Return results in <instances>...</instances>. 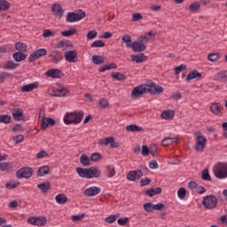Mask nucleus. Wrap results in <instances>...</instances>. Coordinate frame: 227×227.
Here are the masks:
<instances>
[{
    "mask_svg": "<svg viewBox=\"0 0 227 227\" xmlns=\"http://www.w3.org/2000/svg\"><path fill=\"white\" fill-rule=\"evenodd\" d=\"M84 118V112L82 110L67 113L64 116V123L66 125H79Z\"/></svg>",
    "mask_w": 227,
    "mask_h": 227,
    "instance_id": "f257e3e1",
    "label": "nucleus"
},
{
    "mask_svg": "<svg viewBox=\"0 0 227 227\" xmlns=\"http://www.w3.org/2000/svg\"><path fill=\"white\" fill-rule=\"evenodd\" d=\"M214 175L219 180L227 178V163H217L214 168Z\"/></svg>",
    "mask_w": 227,
    "mask_h": 227,
    "instance_id": "f03ea898",
    "label": "nucleus"
},
{
    "mask_svg": "<svg viewBox=\"0 0 227 227\" xmlns=\"http://www.w3.org/2000/svg\"><path fill=\"white\" fill-rule=\"evenodd\" d=\"M218 200L215 195H207L203 198L202 205L207 210H214L217 207Z\"/></svg>",
    "mask_w": 227,
    "mask_h": 227,
    "instance_id": "7ed1b4c3",
    "label": "nucleus"
},
{
    "mask_svg": "<svg viewBox=\"0 0 227 227\" xmlns=\"http://www.w3.org/2000/svg\"><path fill=\"white\" fill-rule=\"evenodd\" d=\"M86 17V12L80 10L79 12H67L66 22H79V20H82Z\"/></svg>",
    "mask_w": 227,
    "mask_h": 227,
    "instance_id": "20e7f679",
    "label": "nucleus"
},
{
    "mask_svg": "<svg viewBox=\"0 0 227 227\" xmlns=\"http://www.w3.org/2000/svg\"><path fill=\"white\" fill-rule=\"evenodd\" d=\"M145 93H148V89L146 84H141L132 90L130 98L132 100H136V98H139V97H141V95H145Z\"/></svg>",
    "mask_w": 227,
    "mask_h": 227,
    "instance_id": "39448f33",
    "label": "nucleus"
},
{
    "mask_svg": "<svg viewBox=\"0 0 227 227\" xmlns=\"http://www.w3.org/2000/svg\"><path fill=\"white\" fill-rule=\"evenodd\" d=\"M129 49H132L133 52H143L146 51V44L143 39H137L131 43Z\"/></svg>",
    "mask_w": 227,
    "mask_h": 227,
    "instance_id": "423d86ee",
    "label": "nucleus"
},
{
    "mask_svg": "<svg viewBox=\"0 0 227 227\" xmlns=\"http://www.w3.org/2000/svg\"><path fill=\"white\" fill-rule=\"evenodd\" d=\"M33 176V168L24 167L16 172L17 178H31Z\"/></svg>",
    "mask_w": 227,
    "mask_h": 227,
    "instance_id": "0eeeda50",
    "label": "nucleus"
},
{
    "mask_svg": "<svg viewBox=\"0 0 227 227\" xmlns=\"http://www.w3.org/2000/svg\"><path fill=\"white\" fill-rule=\"evenodd\" d=\"M147 93L150 95H160V93H164V88L160 87L155 82H152L151 84H146Z\"/></svg>",
    "mask_w": 227,
    "mask_h": 227,
    "instance_id": "6e6552de",
    "label": "nucleus"
},
{
    "mask_svg": "<svg viewBox=\"0 0 227 227\" xmlns=\"http://www.w3.org/2000/svg\"><path fill=\"white\" fill-rule=\"evenodd\" d=\"M43 56H47V50L45 48H41L32 52L28 57V62L33 63V61H36L38 58H43Z\"/></svg>",
    "mask_w": 227,
    "mask_h": 227,
    "instance_id": "1a4fd4ad",
    "label": "nucleus"
},
{
    "mask_svg": "<svg viewBox=\"0 0 227 227\" xmlns=\"http://www.w3.org/2000/svg\"><path fill=\"white\" fill-rule=\"evenodd\" d=\"M207 145V137L203 135H199L196 139L195 150L196 152H203Z\"/></svg>",
    "mask_w": 227,
    "mask_h": 227,
    "instance_id": "9d476101",
    "label": "nucleus"
},
{
    "mask_svg": "<svg viewBox=\"0 0 227 227\" xmlns=\"http://www.w3.org/2000/svg\"><path fill=\"white\" fill-rule=\"evenodd\" d=\"M143 176V170L138 169V170H131L129 171L126 178L127 180H129L130 182H137V180H139Z\"/></svg>",
    "mask_w": 227,
    "mask_h": 227,
    "instance_id": "9b49d317",
    "label": "nucleus"
},
{
    "mask_svg": "<svg viewBox=\"0 0 227 227\" xmlns=\"http://www.w3.org/2000/svg\"><path fill=\"white\" fill-rule=\"evenodd\" d=\"M49 58L51 59V63L58 65L59 61H63V54L57 50L51 51L49 52Z\"/></svg>",
    "mask_w": 227,
    "mask_h": 227,
    "instance_id": "f8f14e48",
    "label": "nucleus"
},
{
    "mask_svg": "<svg viewBox=\"0 0 227 227\" xmlns=\"http://www.w3.org/2000/svg\"><path fill=\"white\" fill-rule=\"evenodd\" d=\"M56 125V120L54 118H47V117H43L41 121V129L42 130H47V129L50 127H54Z\"/></svg>",
    "mask_w": 227,
    "mask_h": 227,
    "instance_id": "ddd939ff",
    "label": "nucleus"
},
{
    "mask_svg": "<svg viewBox=\"0 0 227 227\" xmlns=\"http://www.w3.org/2000/svg\"><path fill=\"white\" fill-rule=\"evenodd\" d=\"M100 191H101L100 187L92 186V187L85 189V191L83 192V194L87 198H91L92 196H97L98 194H100Z\"/></svg>",
    "mask_w": 227,
    "mask_h": 227,
    "instance_id": "4468645a",
    "label": "nucleus"
},
{
    "mask_svg": "<svg viewBox=\"0 0 227 227\" xmlns=\"http://www.w3.org/2000/svg\"><path fill=\"white\" fill-rule=\"evenodd\" d=\"M46 77H51V79H61L63 73L59 69H50L45 73Z\"/></svg>",
    "mask_w": 227,
    "mask_h": 227,
    "instance_id": "2eb2a0df",
    "label": "nucleus"
},
{
    "mask_svg": "<svg viewBox=\"0 0 227 227\" xmlns=\"http://www.w3.org/2000/svg\"><path fill=\"white\" fill-rule=\"evenodd\" d=\"M66 61L69 63H77V52L75 51H67L64 54Z\"/></svg>",
    "mask_w": 227,
    "mask_h": 227,
    "instance_id": "dca6fc26",
    "label": "nucleus"
},
{
    "mask_svg": "<svg viewBox=\"0 0 227 227\" xmlns=\"http://www.w3.org/2000/svg\"><path fill=\"white\" fill-rule=\"evenodd\" d=\"M51 12L56 15V17H59V19H61L65 13L63 7L59 4H53L51 5Z\"/></svg>",
    "mask_w": 227,
    "mask_h": 227,
    "instance_id": "f3484780",
    "label": "nucleus"
},
{
    "mask_svg": "<svg viewBox=\"0 0 227 227\" xmlns=\"http://www.w3.org/2000/svg\"><path fill=\"white\" fill-rule=\"evenodd\" d=\"M202 77L203 75L201 74V73H199L198 70L194 69L188 74V75L185 78V81H187V82H189V81H192L193 79L200 81V79H202Z\"/></svg>",
    "mask_w": 227,
    "mask_h": 227,
    "instance_id": "a211bd4d",
    "label": "nucleus"
},
{
    "mask_svg": "<svg viewBox=\"0 0 227 227\" xmlns=\"http://www.w3.org/2000/svg\"><path fill=\"white\" fill-rule=\"evenodd\" d=\"M12 118L15 121H20V120H24L22 116H24V110L22 108H14L12 112Z\"/></svg>",
    "mask_w": 227,
    "mask_h": 227,
    "instance_id": "6ab92c4d",
    "label": "nucleus"
},
{
    "mask_svg": "<svg viewBox=\"0 0 227 227\" xmlns=\"http://www.w3.org/2000/svg\"><path fill=\"white\" fill-rule=\"evenodd\" d=\"M100 178V169L98 167L89 168V179Z\"/></svg>",
    "mask_w": 227,
    "mask_h": 227,
    "instance_id": "aec40b11",
    "label": "nucleus"
},
{
    "mask_svg": "<svg viewBox=\"0 0 227 227\" xmlns=\"http://www.w3.org/2000/svg\"><path fill=\"white\" fill-rule=\"evenodd\" d=\"M162 192V188L156 187V188H149L145 191V196H149L150 198L156 196L157 194H160Z\"/></svg>",
    "mask_w": 227,
    "mask_h": 227,
    "instance_id": "412c9836",
    "label": "nucleus"
},
{
    "mask_svg": "<svg viewBox=\"0 0 227 227\" xmlns=\"http://www.w3.org/2000/svg\"><path fill=\"white\" fill-rule=\"evenodd\" d=\"M178 139H180V137H178V136H176L174 137H165L161 141V145L162 146H169L170 145L176 143V141H178Z\"/></svg>",
    "mask_w": 227,
    "mask_h": 227,
    "instance_id": "4be33fe9",
    "label": "nucleus"
},
{
    "mask_svg": "<svg viewBox=\"0 0 227 227\" xmlns=\"http://www.w3.org/2000/svg\"><path fill=\"white\" fill-rule=\"evenodd\" d=\"M72 48V42L68 40H63L57 43V49H62V51H67V49Z\"/></svg>",
    "mask_w": 227,
    "mask_h": 227,
    "instance_id": "5701e85b",
    "label": "nucleus"
},
{
    "mask_svg": "<svg viewBox=\"0 0 227 227\" xmlns=\"http://www.w3.org/2000/svg\"><path fill=\"white\" fill-rule=\"evenodd\" d=\"M130 58L132 61H136L137 63H143V61L148 59V57L141 52L137 55H131Z\"/></svg>",
    "mask_w": 227,
    "mask_h": 227,
    "instance_id": "b1692460",
    "label": "nucleus"
},
{
    "mask_svg": "<svg viewBox=\"0 0 227 227\" xmlns=\"http://www.w3.org/2000/svg\"><path fill=\"white\" fill-rule=\"evenodd\" d=\"M35 88H38V82L23 85L21 87V91L22 93H29L30 91H33V90H35Z\"/></svg>",
    "mask_w": 227,
    "mask_h": 227,
    "instance_id": "393cba45",
    "label": "nucleus"
},
{
    "mask_svg": "<svg viewBox=\"0 0 227 227\" xmlns=\"http://www.w3.org/2000/svg\"><path fill=\"white\" fill-rule=\"evenodd\" d=\"M210 111L215 116H219L223 113V107L219 106V103H213L210 106Z\"/></svg>",
    "mask_w": 227,
    "mask_h": 227,
    "instance_id": "a878e982",
    "label": "nucleus"
},
{
    "mask_svg": "<svg viewBox=\"0 0 227 227\" xmlns=\"http://www.w3.org/2000/svg\"><path fill=\"white\" fill-rule=\"evenodd\" d=\"M163 120H173L175 117V111L173 110H165L160 114Z\"/></svg>",
    "mask_w": 227,
    "mask_h": 227,
    "instance_id": "bb28decb",
    "label": "nucleus"
},
{
    "mask_svg": "<svg viewBox=\"0 0 227 227\" xmlns=\"http://www.w3.org/2000/svg\"><path fill=\"white\" fill-rule=\"evenodd\" d=\"M12 58L14 61L19 63L20 61H24L26 58H27V55L24 54L22 51H17L12 54Z\"/></svg>",
    "mask_w": 227,
    "mask_h": 227,
    "instance_id": "cd10ccee",
    "label": "nucleus"
},
{
    "mask_svg": "<svg viewBox=\"0 0 227 227\" xmlns=\"http://www.w3.org/2000/svg\"><path fill=\"white\" fill-rule=\"evenodd\" d=\"M38 189H41V192L45 194V192H49L51 190V182H45V183H41L37 184Z\"/></svg>",
    "mask_w": 227,
    "mask_h": 227,
    "instance_id": "c85d7f7f",
    "label": "nucleus"
},
{
    "mask_svg": "<svg viewBox=\"0 0 227 227\" xmlns=\"http://www.w3.org/2000/svg\"><path fill=\"white\" fill-rule=\"evenodd\" d=\"M76 173L79 175V176H81V178L90 179L89 168H77Z\"/></svg>",
    "mask_w": 227,
    "mask_h": 227,
    "instance_id": "c756f323",
    "label": "nucleus"
},
{
    "mask_svg": "<svg viewBox=\"0 0 227 227\" xmlns=\"http://www.w3.org/2000/svg\"><path fill=\"white\" fill-rule=\"evenodd\" d=\"M110 145L111 148H118L120 144L114 140V137H109L106 138V146Z\"/></svg>",
    "mask_w": 227,
    "mask_h": 227,
    "instance_id": "7c9ffc66",
    "label": "nucleus"
},
{
    "mask_svg": "<svg viewBox=\"0 0 227 227\" xmlns=\"http://www.w3.org/2000/svg\"><path fill=\"white\" fill-rule=\"evenodd\" d=\"M92 63L94 65H104V63H106V58L98 55H93Z\"/></svg>",
    "mask_w": 227,
    "mask_h": 227,
    "instance_id": "2f4dec72",
    "label": "nucleus"
},
{
    "mask_svg": "<svg viewBox=\"0 0 227 227\" xmlns=\"http://www.w3.org/2000/svg\"><path fill=\"white\" fill-rule=\"evenodd\" d=\"M55 200L57 201V203H59V205H65V203L68 201V198L67 197V195L60 193L55 197Z\"/></svg>",
    "mask_w": 227,
    "mask_h": 227,
    "instance_id": "473e14b6",
    "label": "nucleus"
},
{
    "mask_svg": "<svg viewBox=\"0 0 227 227\" xmlns=\"http://www.w3.org/2000/svg\"><path fill=\"white\" fill-rule=\"evenodd\" d=\"M80 164H82V166H84L85 168L90 165V157H88V155H86L85 153L82 154L80 156Z\"/></svg>",
    "mask_w": 227,
    "mask_h": 227,
    "instance_id": "72a5a7b5",
    "label": "nucleus"
},
{
    "mask_svg": "<svg viewBox=\"0 0 227 227\" xmlns=\"http://www.w3.org/2000/svg\"><path fill=\"white\" fill-rule=\"evenodd\" d=\"M216 81H219V82H227V71L217 73Z\"/></svg>",
    "mask_w": 227,
    "mask_h": 227,
    "instance_id": "f704fd0d",
    "label": "nucleus"
},
{
    "mask_svg": "<svg viewBox=\"0 0 227 227\" xmlns=\"http://www.w3.org/2000/svg\"><path fill=\"white\" fill-rule=\"evenodd\" d=\"M49 171H50L49 166L40 167L37 170L36 176H45V175H49Z\"/></svg>",
    "mask_w": 227,
    "mask_h": 227,
    "instance_id": "c9c22d12",
    "label": "nucleus"
},
{
    "mask_svg": "<svg viewBox=\"0 0 227 227\" xmlns=\"http://www.w3.org/2000/svg\"><path fill=\"white\" fill-rule=\"evenodd\" d=\"M128 132H143V127H139L136 124H131L126 127Z\"/></svg>",
    "mask_w": 227,
    "mask_h": 227,
    "instance_id": "e433bc0d",
    "label": "nucleus"
},
{
    "mask_svg": "<svg viewBox=\"0 0 227 227\" xmlns=\"http://www.w3.org/2000/svg\"><path fill=\"white\" fill-rule=\"evenodd\" d=\"M112 79H115V81H125L127 79V76L123 74V73L120 72H114L111 74Z\"/></svg>",
    "mask_w": 227,
    "mask_h": 227,
    "instance_id": "4c0bfd02",
    "label": "nucleus"
},
{
    "mask_svg": "<svg viewBox=\"0 0 227 227\" xmlns=\"http://www.w3.org/2000/svg\"><path fill=\"white\" fill-rule=\"evenodd\" d=\"M19 64L14 63L13 60H9L4 65V70H15Z\"/></svg>",
    "mask_w": 227,
    "mask_h": 227,
    "instance_id": "58836bf2",
    "label": "nucleus"
},
{
    "mask_svg": "<svg viewBox=\"0 0 227 227\" xmlns=\"http://www.w3.org/2000/svg\"><path fill=\"white\" fill-rule=\"evenodd\" d=\"M16 51L19 52H27V44L24 43H15Z\"/></svg>",
    "mask_w": 227,
    "mask_h": 227,
    "instance_id": "ea45409f",
    "label": "nucleus"
},
{
    "mask_svg": "<svg viewBox=\"0 0 227 227\" xmlns=\"http://www.w3.org/2000/svg\"><path fill=\"white\" fill-rule=\"evenodd\" d=\"M68 93H70V91H68V90L59 89V90H55L53 97H67V95H68Z\"/></svg>",
    "mask_w": 227,
    "mask_h": 227,
    "instance_id": "a19ab883",
    "label": "nucleus"
},
{
    "mask_svg": "<svg viewBox=\"0 0 227 227\" xmlns=\"http://www.w3.org/2000/svg\"><path fill=\"white\" fill-rule=\"evenodd\" d=\"M13 168V164L10 162H0V170L1 171H10Z\"/></svg>",
    "mask_w": 227,
    "mask_h": 227,
    "instance_id": "79ce46f5",
    "label": "nucleus"
},
{
    "mask_svg": "<svg viewBox=\"0 0 227 227\" xmlns=\"http://www.w3.org/2000/svg\"><path fill=\"white\" fill-rule=\"evenodd\" d=\"M10 10V3L6 0H0V11L6 12Z\"/></svg>",
    "mask_w": 227,
    "mask_h": 227,
    "instance_id": "37998d69",
    "label": "nucleus"
},
{
    "mask_svg": "<svg viewBox=\"0 0 227 227\" xmlns=\"http://www.w3.org/2000/svg\"><path fill=\"white\" fill-rule=\"evenodd\" d=\"M122 42L126 43V47L129 49V47L132 45V36L130 35H125L121 37Z\"/></svg>",
    "mask_w": 227,
    "mask_h": 227,
    "instance_id": "c03bdc74",
    "label": "nucleus"
},
{
    "mask_svg": "<svg viewBox=\"0 0 227 227\" xmlns=\"http://www.w3.org/2000/svg\"><path fill=\"white\" fill-rule=\"evenodd\" d=\"M47 224V218L43 216H38L35 220V226H45Z\"/></svg>",
    "mask_w": 227,
    "mask_h": 227,
    "instance_id": "a18cd8bd",
    "label": "nucleus"
},
{
    "mask_svg": "<svg viewBox=\"0 0 227 227\" xmlns=\"http://www.w3.org/2000/svg\"><path fill=\"white\" fill-rule=\"evenodd\" d=\"M0 123H12V116L8 114H2L0 115Z\"/></svg>",
    "mask_w": 227,
    "mask_h": 227,
    "instance_id": "49530a36",
    "label": "nucleus"
},
{
    "mask_svg": "<svg viewBox=\"0 0 227 227\" xmlns=\"http://www.w3.org/2000/svg\"><path fill=\"white\" fill-rule=\"evenodd\" d=\"M186 194H187V190H185V188L181 187L178 189L177 197L179 198V200H185Z\"/></svg>",
    "mask_w": 227,
    "mask_h": 227,
    "instance_id": "de8ad7c7",
    "label": "nucleus"
},
{
    "mask_svg": "<svg viewBox=\"0 0 227 227\" xmlns=\"http://www.w3.org/2000/svg\"><path fill=\"white\" fill-rule=\"evenodd\" d=\"M75 33H77V29L70 28L69 30L62 31L61 35L62 36H74Z\"/></svg>",
    "mask_w": 227,
    "mask_h": 227,
    "instance_id": "09e8293b",
    "label": "nucleus"
},
{
    "mask_svg": "<svg viewBox=\"0 0 227 227\" xmlns=\"http://www.w3.org/2000/svg\"><path fill=\"white\" fill-rule=\"evenodd\" d=\"M10 77H13V74L11 73L0 72V82H4V80Z\"/></svg>",
    "mask_w": 227,
    "mask_h": 227,
    "instance_id": "8fccbe9b",
    "label": "nucleus"
},
{
    "mask_svg": "<svg viewBox=\"0 0 227 227\" xmlns=\"http://www.w3.org/2000/svg\"><path fill=\"white\" fill-rule=\"evenodd\" d=\"M202 180H206L207 182H210L212 180V177L210 176V174L208 173V169H204L201 174Z\"/></svg>",
    "mask_w": 227,
    "mask_h": 227,
    "instance_id": "3c124183",
    "label": "nucleus"
},
{
    "mask_svg": "<svg viewBox=\"0 0 227 227\" xmlns=\"http://www.w3.org/2000/svg\"><path fill=\"white\" fill-rule=\"evenodd\" d=\"M145 212H149V213H152L153 212V204L152 202H145L144 205H143Z\"/></svg>",
    "mask_w": 227,
    "mask_h": 227,
    "instance_id": "603ef678",
    "label": "nucleus"
},
{
    "mask_svg": "<svg viewBox=\"0 0 227 227\" xmlns=\"http://www.w3.org/2000/svg\"><path fill=\"white\" fill-rule=\"evenodd\" d=\"M99 106L102 109H107V107H109V100H107V98H100Z\"/></svg>",
    "mask_w": 227,
    "mask_h": 227,
    "instance_id": "864d4df0",
    "label": "nucleus"
},
{
    "mask_svg": "<svg viewBox=\"0 0 227 227\" xmlns=\"http://www.w3.org/2000/svg\"><path fill=\"white\" fill-rule=\"evenodd\" d=\"M107 176L108 178H113L114 175H116V170H114V167L107 166Z\"/></svg>",
    "mask_w": 227,
    "mask_h": 227,
    "instance_id": "5fc2aeb1",
    "label": "nucleus"
},
{
    "mask_svg": "<svg viewBox=\"0 0 227 227\" xmlns=\"http://www.w3.org/2000/svg\"><path fill=\"white\" fill-rule=\"evenodd\" d=\"M120 217V215H111L108 217L106 218V223H108L109 224H113Z\"/></svg>",
    "mask_w": 227,
    "mask_h": 227,
    "instance_id": "6e6d98bb",
    "label": "nucleus"
},
{
    "mask_svg": "<svg viewBox=\"0 0 227 227\" xmlns=\"http://www.w3.org/2000/svg\"><path fill=\"white\" fill-rule=\"evenodd\" d=\"M101 157H102V154H100L99 153H94L90 156V160H92V162H98Z\"/></svg>",
    "mask_w": 227,
    "mask_h": 227,
    "instance_id": "4d7b16f0",
    "label": "nucleus"
},
{
    "mask_svg": "<svg viewBox=\"0 0 227 227\" xmlns=\"http://www.w3.org/2000/svg\"><path fill=\"white\" fill-rule=\"evenodd\" d=\"M86 214H82V215H74L71 216L72 222L73 223H77L79 221H81V219H82L83 217H85Z\"/></svg>",
    "mask_w": 227,
    "mask_h": 227,
    "instance_id": "13d9d810",
    "label": "nucleus"
},
{
    "mask_svg": "<svg viewBox=\"0 0 227 227\" xmlns=\"http://www.w3.org/2000/svg\"><path fill=\"white\" fill-rule=\"evenodd\" d=\"M90 47H106V43H104L102 40H96L90 44Z\"/></svg>",
    "mask_w": 227,
    "mask_h": 227,
    "instance_id": "bf43d9fd",
    "label": "nucleus"
},
{
    "mask_svg": "<svg viewBox=\"0 0 227 227\" xmlns=\"http://www.w3.org/2000/svg\"><path fill=\"white\" fill-rule=\"evenodd\" d=\"M19 185H20V182H18V183L7 182L5 184L6 189H15V188L19 187Z\"/></svg>",
    "mask_w": 227,
    "mask_h": 227,
    "instance_id": "052dcab7",
    "label": "nucleus"
},
{
    "mask_svg": "<svg viewBox=\"0 0 227 227\" xmlns=\"http://www.w3.org/2000/svg\"><path fill=\"white\" fill-rule=\"evenodd\" d=\"M187 68V66L184 64H182L178 67H175V74L176 75H178V74H180L181 72H183V70H185Z\"/></svg>",
    "mask_w": 227,
    "mask_h": 227,
    "instance_id": "680f3d73",
    "label": "nucleus"
},
{
    "mask_svg": "<svg viewBox=\"0 0 227 227\" xmlns=\"http://www.w3.org/2000/svg\"><path fill=\"white\" fill-rule=\"evenodd\" d=\"M143 20V15L139 12H135L132 15V22H138V20Z\"/></svg>",
    "mask_w": 227,
    "mask_h": 227,
    "instance_id": "e2e57ef3",
    "label": "nucleus"
},
{
    "mask_svg": "<svg viewBox=\"0 0 227 227\" xmlns=\"http://www.w3.org/2000/svg\"><path fill=\"white\" fill-rule=\"evenodd\" d=\"M207 59L212 61L213 63L219 60V54L217 53H211L208 55Z\"/></svg>",
    "mask_w": 227,
    "mask_h": 227,
    "instance_id": "0e129e2a",
    "label": "nucleus"
},
{
    "mask_svg": "<svg viewBox=\"0 0 227 227\" xmlns=\"http://www.w3.org/2000/svg\"><path fill=\"white\" fill-rule=\"evenodd\" d=\"M12 140L15 141L16 145H19V143H22V141H24V135L13 136Z\"/></svg>",
    "mask_w": 227,
    "mask_h": 227,
    "instance_id": "69168bd1",
    "label": "nucleus"
},
{
    "mask_svg": "<svg viewBox=\"0 0 227 227\" xmlns=\"http://www.w3.org/2000/svg\"><path fill=\"white\" fill-rule=\"evenodd\" d=\"M149 184H152V179L145 177V178H142L140 180V186L141 187H145V185H149Z\"/></svg>",
    "mask_w": 227,
    "mask_h": 227,
    "instance_id": "338daca9",
    "label": "nucleus"
},
{
    "mask_svg": "<svg viewBox=\"0 0 227 227\" xmlns=\"http://www.w3.org/2000/svg\"><path fill=\"white\" fill-rule=\"evenodd\" d=\"M200 4L194 2L190 4L189 10L190 12H196L197 10H200Z\"/></svg>",
    "mask_w": 227,
    "mask_h": 227,
    "instance_id": "774afa93",
    "label": "nucleus"
}]
</instances>
